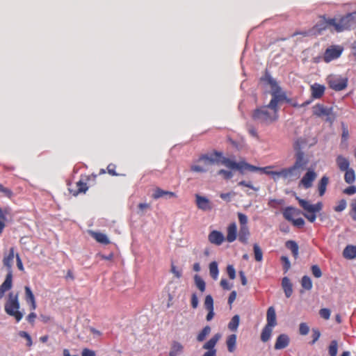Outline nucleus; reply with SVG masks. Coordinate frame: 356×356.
<instances>
[{"label": "nucleus", "mask_w": 356, "mask_h": 356, "mask_svg": "<svg viewBox=\"0 0 356 356\" xmlns=\"http://www.w3.org/2000/svg\"><path fill=\"white\" fill-rule=\"evenodd\" d=\"M271 105V102L268 105L257 107L252 114L254 121L261 125L268 126L278 119V104Z\"/></svg>", "instance_id": "f257e3e1"}, {"label": "nucleus", "mask_w": 356, "mask_h": 356, "mask_svg": "<svg viewBox=\"0 0 356 356\" xmlns=\"http://www.w3.org/2000/svg\"><path fill=\"white\" fill-rule=\"evenodd\" d=\"M222 152L215 151L213 154H202L200 156V158L195 161L196 163H204V165H207L209 164H213L215 163L220 162L221 164L224 165L228 168L232 170H238L240 171L241 169V162L236 163L234 161H232L229 159L222 157Z\"/></svg>", "instance_id": "f03ea898"}, {"label": "nucleus", "mask_w": 356, "mask_h": 356, "mask_svg": "<svg viewBox=\"0 0 356 356\" xmlns=\"http://www.w3.org/2000/svg\"><path fill=\"white\" fill-rule=\"evenodd\" d=\"M262 80L266 81L271 88L270 94L272 95V99L270 100V106H273L275 103L278 104L281 102L286 99L285 92L282 90V88L280 87L276 80L273 79L269 73L266 72Z\"/></svg>", "instance_id": "7ed1b4c3"}, {"label": "nucleus", "mask_w": 356, "mask_h": 356, "mask_svg": "<svg viewBox=\"0 0 356 356\" xmlns=\"http://www.w3.org/2000/svg\"><path fill=\"white\" fill-rule=\"evenodd\" d=\"M5 312L9 316L15 317L17 322L21 321L23 314L19 311V302L18 294H14L13 292L8 294V300L4 305Z\"/></svg>", "instance_id": "20e7f679"}, {"label": "nucleus", "mask_w": 356, "mask_h": 356, "mask_svg": "<svg viewBox=\"0 0 356 356\" xmlns=\"http://www.w3.org/2000/svg\"><path fill=\"white\" fill-rule=\"evenodd\" d=\"M296 200L298 201L300 206L304 209L305 212L302 215L311 222H314L316 220V213L322 210L323 204L322 202H318L315 204H312L309 202L300 199L296 197Z\"/></svg>", "instance_id": "39448f33"}, {"label": "nucleus", "mask_w": 356, "mask_h": 356, "mask_svg": "<svg viewBox=\"0 0 356 356\" xmlns=\"http://www.w3.org/2000/svg\"><path fill=\"white\" fill-rule=\"evenodd\" d=\"M327 81L330 88L335 91L343 90L348 85V78L341 75L330 74L327 77Z\"/></svg>", "instance_id": "423d86ee"}, {"label": "nucleus", "mask_w": 356, "mask_h": 356, "mask_svg": "<svg viewBox=\"0 0 356 356\" xmlns=\"http://www.w3.org/2000/svg\"><path fill=\"white\" fill-rule=\"evenodd\" d=\"M355 15L356 13H349L342 17L337 22V31L341 32L356 26V22L355 21Z\"/></svg>", "instance_id": "0eeeda50"}, {"label": "nucleus", "mask_w": 356, "mask_h": 356, "mask_svg": "<svg viewBox=\"0 0 356 356\" xmlns=\"http://www.w3.org/2000/svg\"><path fill=\"white\" fill-rule=\"evenodd\" d=\"M342 51L343 49L339 46H332L330 48H327L324 54V61L329 63L332 60L337 59L341 56Z\"/></svg>", "instance_id": "6e6552de"}, {"label": "nucleus", "mask_w": 356, "mask_h": 356, "mask_svg": "<svg viewBox=\"0 0 356 356\" xmlns=\"http://www.w3.org/2000/svg\"><path fill=\"white\" fill-rule=\"evenodd\" d=\"M195 203L197 207L203 211H209L213 209V204L206 197L199 194L195 195Z\"/></svg>", "instance_id": "1a4fd4ad"}, {"label": "nucleus", "mask_w": 356, "mask_h": 356, "mask_svg": "<svg viewBox=\"0 0 356 356\" xmlns=\"http://www.w3.org/2000/svg\"><path fill=\"white\" fill-rule=\"evenodd\" d=\"M294 157L295 162L292 166L302 173L308 163V159L305 157L303 152L296 153Z\"/></svg>", "instance_id": "9d476101"}, {"label": "nucleus", "mask_w": 356, "mask_h": 356, "mask_svg": "<svg viewBox=\"0 0 356 356\" xmlns=\"http://www.w3.org/2000/svg\"><path fill=\"white\" fill-rule=\"evenodd\" d=\"M317 177L316 173L313 170H308L300 180V184L306 189L312 186L313 181Z\"/></svg>", "instance_id": "9b49d317"}, {"label": "nucleus", "mask_w": 356, "mask_h": 356, "mask_svg": "<svg viewBox=\"0 0 356 356\" xmlns=\"http://www.w3.org/2000/svg\"><path fill=\"white\" fill-rule=\"evenodd\" d=\"M152 197L154 200H157L159 198L170 200L176 197L177 195L173 192L165 191L160 188H156L154 191V193L152 195Z\"/></svg>", "instance_id": "f8f14e48"}, {"label": "nucleus", "mask_w": 356, "mask_h": 356, "mask_svg": "<svg viewBox=\"0 0 356 356\" xmlns=\"http://www.w3.org/2000/svg\"><path fill=\"white\" fill-rule=\"evenodd\" d=\"M332 113V107H326L323 104H318L313 107V114L318 117H329Z\"/></svg>", "instance_id": "ddd939ff"}, {"label": "nucleus", "mask_w": 356, "mask_h": 356, "mask_svg": "<svg viewBox=\"0 0 356 356\" xmlns=\"http://www.w3.org/2000/svg\"><path fill=\"white\" fill-rule=\"evenodd\" d=\"M208 239L211 243L220 245L225 241V236L222 232L213 230L209 233Z\"/></svg>", "instance_id": "4468645a"}, {"label": "nucleus", "mask_w": 356, "mask_h": 356, "mask_svg": "<svg viewBox=\"0 0 356 356\" xmlns=\"http://www.w3.org/2000/svg\"><path fill=\"white\" fill-rule=\"evenodd\" d=\"M300 175L301 172L293 166L284 168V179L289 181L298 179L300 177Z\"/></svg>", "instance_id": "2eb2a0df"}, {"label": "nucleus", "mask_w": 356, "mask_h": 356, "mask_svg": "<svg viewBox=\"0 0 356 356\" xmlns=\"http://www.w3.org/2000/svg\"><path fill=\"white\" fill-rule=\"evenodd\" d=\"M289 341L290 339L287 334H280L276 339L274 348L275 350L284 349L289 346Z\"/></svg>", "instance_id": "dca6fc26"}, {"label": "nucleus", "mask_w": 356, "mask_h": 356, "mask_svg": "<svg viewBox=\"0 0 356 356\" xmlns=\"http://www.w3.org/2000/svg\"><path fill=\"white\" fill-rule=\"evenodd\" d=\"M184 347L179 341H172L170 346L169 356H180L184 353Z\"/></svg>", "instance_id": "f3484780"}, {"label": "nucleus", "mask_w": 356, "mask_h": 356, "mask_svg": "<svg viewBox=\"0 0 356 356\" xmlns=\"http://www.w3.org/2000/svg\"><path fill=\"white\" fill-rule=\"evenodd\" d=\"M266 321L267 323L266 325L273 327L277 325L276 313L273 307H270L268 309L266 312Z\"/></svg>", "instance_id": "a211bd4d"}, {"label": "nucleus", "mask_w": 356, "mask_h": 356, "mask_svg": "<svg viewBox=\"0 0 356 356\" xmlns=\"http://www.w3.org/2000/svg\"><path fill=\"white\" fill-rule=\"evenodd\" d=\"M237 227L235 222L231 223L227 228L226 240L229 243H232L236 239Z\"/></svg>", "instance_id": "6ab92c4d"}, {"label": "nucleus", "mask_w": 356, "mask_h": 356, "mask_svg": "<svg viewBox=\"0 0 356 356\" xmlns=\"http://www.w3.org/2000/svg\"><path fill=\"white\" fill-rule=\"evenodd\" d=\"M25 300L28 304H30L31 309L35 310L36 309V302L35 296L29 286H25Z\"/></svg>", "instance_id": "aec40b11"}, {"label": "nucleus", "mask_w": 356, "mask_h": 356, "mask_svg": "<svg viewBox=\"0 0 356 356\" xmlns=\"http://www.w3.org/2000/svg\"><path fill=\"white\" fill-rule=\"evenodd\" d=\"M221 338V334L219 333H217L214 334L207 342H206L203 346L202 348L207 350H216L215 348V346L218 341Z\"/></svg>", "instance_id": "412c9836"}, {"label": "nucleus", "mask_w": 356, "mask_h": 356, "mask_svg": "<svg viewBox=\"0 0 356 356\" xmlns=\"http://www.w3.org/2000/svg\"><path fill=\"white\" fill-rule=\"evenodd\" d=\"M325 86L318 83L311 86L312 96L314 99L321 98L325 92Z\"/></svg>", "instance_id": "4be33fe9"}, {"label": "nucleus", "mask_w": 356, "mask_h": 356, "mask_svg": "<svg viewBox=\"0 0 356 356\" xmlns=\"http://www.w3.org/2000/svg\"><path fill=\"white\" fill-rule=\"evenodd\" d=\"M282 287L286 298H290L293 293V285L287 277L282 280Z\"/></svg>", "instance_id": "5701e85b"}, {"label": "nucleus", "mask_w": 356, "mask_h": 356, "mask_svg": "<svg viewBox=\"0 0 356 356\" xmlns=\"http://www.w3.org/2000/svg\"><path fill=\"white\" fill-rule=\"evenodd\" d=\"M336 163L341 171H345L349 168L350 162L348 159L343 156L342 155H339L336 159Z\"/></svg>", "instance_id": "b1692460"}, {"label": "nucleus", "mask_w": 356, "mask_h": 356, "mask_svg": "<svg viewBox=\"0 0 356 356\" xmlns=\"http://www.w3.org/2000/svg\"><path fill=\"white\" fill-rule=\"evenodd\" d=\"M343 256L348 259L356 258V245H347L343 251Z\"/></svg>", "instance_id": "393cba45"}, {"label": "nucleus", "mask_w": 356, "mask_h": 356, "mask_svg": "<svg viewBox=\"0 0 356 356\" xmlns=\"http://www.w3.org/2000/svg\"><path fill=\"white\" fill-rule=\"evenodd\" d=\"M250 236V231L248 226L240 227L238 232V240L244 244L248 243V236Z\"/></svg>", "instance_id": "a878e982"}, {"label": "nucleus", "mask_w": 356, "mask_h": 356, "mask_svg": "<svg viewBox=\"0 0 356 356\" xmlns=\"http://www.w3.org/2000/svg\"><path fill=\"white\" fill-rule=\"evenodd\" d=\"M13 286V273L12 270H9L8 272L6 279L2 284L0 286V288L6 291L10 290Z\"/></svg>", "instance_id": "bb28decb"}, {"label": "nucleus", "mask_w": 356, "mask_h": 356, "mask_svg": "<svg viewBox=\"0 0 356 356\" xmlns=\"http://www.w3.org/2000/svg\"><path fill=\"white\" fill-rule=\"evenodd\" d=\"M299 214V211L292 207H288L283 211L284 218L289 220H293V216Z\"/></svg>", "instance_id": "cd10ccee"}, {"label": "nucleus", "mask_w": 356, "mask_h": 356, "mask_svg": "<svg viewBox=\"0 0 356 356\" xmlns=\"http://www.w3.org/2000/svg\"><path fill=\"white\" fill-rule=\"evenodd\" d=\"M15 257L14 248H11L9 251L8 255L3 258V265L8 268V270H12L11 268L13 266V259Z\"/></svg>", "instance_id": "c85d7f7f"}, {"label": "nucleus", "mask_w": 356, "mask_h": 356, "mask_svg": "<svg viewBox=\"0 0 356 356\" xmlns=\"http://www.w3.org/2000/svg\"><path fill=\"white\" fill-rule=\"evenodd\" d=\"M285 246L286 248L290 250L292 252L293 256L295 259H296L298 256V243L292 240L287 241L285 243Z\"/></svg>", "instance_id": "c756f323"}, {"label": "nucleus", "mask_w": 356, "mask_h": 356, "mask_svg": "<svg viewBox=\"0 0 356 356\" xmlns=\"http://www.w3.org/2000/svg\"><path fill=\"white\" fill-rule=\"evenodd\" d=\"M328 182H329V179L326 176H323L321 179V180L318 183V193H319L320 196H323L325 194V191H326V187H327Z\"/></svg>", "instance_id": "7c9ffc66"}, {"label": "nucleus", "mask_w": 356, "mask_h": 356, "mask_svg": "<svg viewBox=\"0 0 356 356\" xmlns=\"http://www.w3.org/2000/svg\"><path fill=\"white\" fill-rule=\"evenodd\" d=\"M344 180L348 184H351L355 181V172L353 168L345 170Z\"/></svg>", "instance_id": "2f4dec72"}, {"label": "nucleus", "mask_w": 356, "mask_h": 356, "mask_svg": "<svg viewBox=\"0 0 356 356\" xmlns=\"http://www.w3.org/2000/svg\"><path fill=\"white\" fill-rule=\"evenodd\" d=\"M92 236L99 243L107 245L110 243V241L108 238L107 236L103 233L100 232H94L92 234Z\"/></svg>", "instance_id": "473e14b6"}, {"label": "nucleus", "mask_w": 356, "mask_h": 356, "mask_svg": "<svg viewBox=\"0 0 356 356\" xmlns=\"http://www.w3.org/2000/svg\"><path fill=\"white\" fill-rule=\"evenodd\" d=\"M273 328V327H269L268 325H265V327L262 330V332L261 334V340L263 342H266L270 339V338L271 337Z\"/></svg>", "instance_id": "72a5a7b5"}, {"label": "nucleus", "mask_w": 356, "mask_h": 356, "mask_svg": "<svg viewBox=\"0 0 356 356\" xmlns=\"http://www.w3.org/2000/svg\"><path fill=\"white\" fill-rule=\"evenodd\" d=\"M236 334H231L228 337L226 343L228 351L230 353L234 352L236 348Z\"/></svg>", "instance_id": "f704fd0d"}, {"label": "nucleus", "mask_w": 356, "mask_h": 356, "mask_svg": "<svg viewBox=\"0 0 356 356\" xmlns=\"http://www.w3.org/2000/svg\"><path fill=\"white\" fill-rule=\"evenodd\" d=\"M76 187L77 189L75 191L70 189V193L74 196L77 195L80 193H85L88 190L87 184L81 181L76 183Z\"/></svg>", "instance_id": "c9c22d12"}, {"label": "nucleus", "mask_w": 356, "mask_h": 356, "mask_svg": "<svg viewBox=\"0 0 356 356\" xmlns=\"http://www.w3.org/2000/svg\"><path fill=\"white\" fill-rule=\"evenodd\" d=\"M218 263L216 261H212L209 264V273L211 277L214 280H216L218 277Z\"/></svg>", "instance_id": "e433bc0d"}, {"label": "nucleus", "mask_w": 356, "mask_h": 356, "mask_svg": "<svg viewBox=\"0 0 356 356\" xmlns=\"http://www.w3.org/2000/svg\"><path fill=\"white\" fill-rule=\"evenodd\" d=\"M194 282L195 286L197 289L201 291L204 292L206 289V284L204 280L198 275H195L194 276Z\"/></svg>", "instance_id": "4c0bfd02"}, {"label": "nucleus", "mask_w": 356, "mask_h": 356, "mask_svg": "<svg viewBox=\"0 0 356 356\" xmlns=\"http://www.w3.org/2000/svg\"><path fill=\"white\" fill-rule=\"evenodd\" d=\"M240 317L238 315H234L228 324V328L231 331H236L239 325Z\"/></svg>", "instance_id": "58836bf2"}, {"label": "nucleus", "mask_w": 356, "mask_h": 356, "mask_svg": "<svg viewBox=\"0 0 356 356\" xmlns=\"http://www.w3.org/2000/svg\"><path fill=\"white\" fill-rule=\"evenodd\" d=\"M211 327L209 325L205 326L197 334V340L199 342L203 341L206 337L210 334Z\"/></svg>", "instance_id": "ea45409f"}, {"label": "nucleus", "mask_w": 356, "mask_h": 356, "mask_svg": "<svg viewBox=\"0 0 356 356\" xmlns=\"http://www.w3.org/2000/svg\"><path fill=\"white\" fill-rule=\"evenodd\" d=\"M301 286L305 290L309 291L312 288V282L311 278L307 275H304L301 279Z\"/></svg>", "instance_id": "a19ab883"}, {"label": "nucleus", "mask_w": 356, "mask_h": 356, "mask_svg": "<svg viewBox=\"0 0 356 356\" xmlns=\"http://www.w3.org/2000/svg\"><path fill=\"white\" fill-rule=\"evenodd\" d=\"M241 169H240V172L241 173H243V170H249V171H251V172H256V171H259V167H257V166H254V165H250L246 162H241Z\"/></svg>", "instance_id": "79ce46f5"}, {"label": "nucleus", "mask_w": 356, "mask_h": 356, "mask_svg": "<svg viewBox=\"0 0 356 356\" xmlns=\"http://www.w3.org/2000/svg\"><path fill=\"white\" fill-rule=\"evenodd\" d=\"M253 250H254V259L257 261H261L263 259V252L261 251V249L259 246L258 244L254 243L253 245Z\"/></svg>", "instance_id": "37998d69"}, {"label": "nucleus", "mask_w": 356, "mask_h": 356, "mask_svg": "<svg viewBox=\"0 0 356 356\" xmlns=\"http://www.w3.org/2000/svg\"><path fill=\"white\" fill-rule=\"evenodd\" d=\"M337 350H338L337 341L335 340L332 341L330 342V344L329 348H328V352H329L330 356H337Z\"/></svg>", "instance_id": "c03bdc74"}, {"label": "nucleus", "mask_w": 356, "mask_h": 356, "mask_svg": "<svg viewBox=\"0 0 356 356\" xmlns=\"http://www.w3.org/2000/svg\"><path fill=\"white\" fill-rule=\"evenodd\" d=\"M204 305L207 310L213 309V300L211 295H207L205 297Z\"/></svg>", "instance_id": "a18cd8bd"}, {"label": "nucleus", "mask_w": 356, "mask_h": 356, "mask_svg": "<svg viewBox=\"0 0 356 356\" xmlns=\"http://www.w3.org/2000/svg\"><path fill=\"white\" fill-rule=\"evenodd\" d=\"M238 218L240 223V227L248 226V217L243 213H238Z\"/></svg>", "instance_id": "49530a36"}, {"label": "nucleus", "mask_w": 356, "mask_h": 356, "mask_svg": "<svg viewBox=\"0 0 356 356\" xmlns=\"http://www.w3.org/2000/svg\"><path fill=\"white\" fill-rule=\"evenodd\" d=\"M346 205H347V203H346V200H344V199H341V200L339 202L338 205H337V206L334 208V210L336 212H341L342 211H343V210L346 209Z\"/></svg>", "instance_id": "de8ad7c7"}, {"label": "nucleus", "mask_w": 356, "mask_h": 356, "mask_svg": "<svg viewBox=\"0 0 356 356\" xmlns=\"http://www.w3.org/2000/svg\"><path fill=\"white\" fill-rule=\"evenodd\" d=\"M19 336L22 337V338H24L26 339V340L27 341V346L30 347L32 346V339H31V337L30 336V334L25 332V331H20L19 332Z\"/></svg>", "instance_id": "09e8293b"}, {"label": "nucleus", "mask_w": 356, "mask_h": 356, "mask_svg": "<svg viewBox=\"0 0 356 356\" xmlns=\"http://www.w3.org/2000/svg\"><path fill=\"white\" fill-rule=\"evenodd\" d=\"M191 170L196 172H206L207 169L204 166L199 164H193L191 166Z\"/></svg>", "instance_id": "8fccbe9b"}, {"label": "nucleus", "mask_w": 356, "mask_h": 356, "mask_svg": "<svg viewBox=\"0 0 356 356\" xmlns=\"http://www.w3.org/2000/svg\"><path fill=\"white\" fill-rule=\"evenodd\" d=\"M309 327L306 323H301L299 325V332L301 335H307L309 333Z\"/></svg>", "instance_id": "3c124183"}, {"label": "nucleus", "mask_w": 356, "mask_h": 356, "mask_svg": "<svg viewBox=\"0 0 356 356\" xmlns=\"http://www.w3.org/2000/svg\"><path fill=\"white\" fill-rule=\"evenodd\" d=\"M304 143H305V141L302 138H298L294 142L293 148L296 151V153H298L299 152H302L301 150V146Z\"/></svg>", "instance_id": "603ef678"}, {"label": "nucleus", "mask_w": 356, "mask_h": 356, "mask_svg": "<svg viewBox=\"0 0 356 356\" xmlns=\"http://www.w3.org/2000/svg\"><path fill=\"white\" fill-rule=\"evenodd\" d=\"M312 273L313 275L316 277L319 278L322 276V272L320 268L317 265H313L311 268Z\"/></svg>", "instance_id": "864d4df0"}, {"label": "nucleus", "mask_w": 356, "mask_h": 356, "mask_svg": "<svg viewBox=\"0 0 356 356\" xmlns=\"http://www.w3.org/2000/svg\"><path fill=\"white\" fill-rule=\"evenodd\" d=\"M341 129H342L341 138L343 140H346L348 138L349 132H348V127L343 122H341Z\"/></svg>", "instance_id": "5fc2aeb1"}, {"label": "nucleus", "mask_w": 356, "mask_h": 356, "mask_svg": "<svg viewBox=\"0 0 356 356\" xmlns=\"http://www.w3.org/2000/svg\"><path fill=\"white\" fill-rule=\"evenodd\" d=\"M319 314L321 318L327 320L330 318V310L327 308H323L320 309Z\"/></svg>", "instance_id": "6e6d98bb"}, {"label": "nucleus", "mask_w": 356, "mask_h": 356, "mask_svg": "<svg viewBox=\"0 0 356 356\" xmlns=\"http://www.w3.org/2000/svg\"><path fill=\"white\" fill-rule=\"evenodd\" d=\"M227 273L231 280H234L236 277V271L232 265H228L227 267Z\"/></svg>", "instance_id": "4d7b16f0"}, {"label": "nucleus", "mask_w": 356, "mask_h": 356, "mask_svg": "<svg viewBox=\"0 0 356 356\" xmlns=\"http://www.w3.org/2000/svg\"><path fill=\"white\" fill-rule=\"evenodd\" d=\"M321 337V332L317 328H313L312 329V337L313 340L311 342V344L315 343Z\"/></svg>", "instance_id": "13d9d810"}, {"label": "nucleus", "mask_w": 356, "mask_h": 356, "mask_svg": "<svg viewBox=\"0 0 356 356\" xmlns=\"http://www.w3.org/2000/svg\"><path fill=\"white\" fill-rule=\"evenodd\" d=\"M272 177L275 181H276L280 177L284 179V168L280 171H273L272 173Z\"/></svg>", "instance_id": "bf43d9fd"}, {"label": "nucleus", "mask_w": 356, "mask_h": 356, "mask_svg": "<svg viewBox=\"0 0 356 356\" xmlns=\"http://www.w3.org/2000/svg\"><path fill=\"white\" fill-rule=\"evenodd\" d=\"M218 174L222 175L225 179H229L233 177V173L231 171H227L225 170H220Z\"/></svg>", "instance_id": "052dcab7"}, {"label": "nucleus", "mask_w": 356, "mask_h": 356, "mask_svg": "<svg viewBox=\"0 0 356 356\" xmlns=\"http://www.w3.org/2000/svg\"><path fill=\"white\" fill-rule=\"evenodd\" d=\"M323 19L325 20V23L327 24V27L329 26H333L334 28L335 31H337V22L336 19L331 18V19H327L325 17H323Z\"/></svg>", "instance_id": "680f3d73"}, {"label": "nucleus", "mask_w": 356, "mask_h": 356, "mask_svg": "<svg viewBox=\"0 0 356 356\" xmlns=\"http://www.w3.org/2000/svg\"><path fill=\"white\" fill-rule=\"evenodd\" d=\"M199 300L195 293L191 296V306L193 309H196L198 306Z\"/></svg>", "instance_id": "e2e57ef3"}, {"label": "nucleus", "mask_w": 356, "mask_h": 356, "mask_svg": "<svg viewBox=\"0 0 356 356\" xmlns=\"http://www.w3.org/2000/svg\"><path fill=\"white\" fill-rule=\"evenodd\" d=\"M281 260L284 262V269L285 271L289 270V269L291 268V264L289 258L286 256H282L281 257Z\"/></svg>", "instance_id": "0e129e2a"}, {"label": "nucleus", "mask_w": 356, "mask_h": 356, "mask_svg": "<svg viewBox=\"0 0 356 356\" xmlns=\"http://www.w3.org/2000/svg\"><path fill=\"white\" fill-rule=\"evenodd\" d=\"M291 222H293L294 226L298 227H302L305 225V220L302 218L293 219Z\"/></svg>", "instance_id": "69168bd1"}, {"label": "nucleus", "mask_w": 356, "mask_h": 356, "mask_svg": "<svg viewBox=\"0 0 356 356\" xmlns=\"http://www.w3.org/2000/svg\"><path fill=\"white\" fill-rule=\"evenodd\" d=\"M343 193L348 195H354L356 193V186H350L346 189H344Z\"/></svg>", "instance_id": "338daca9"}, {"label": "nucleus", "mask_w": 356, "mask_h": 356, "mask_svg": "<svg viewBox=\"0 0 356 356\" xmlns=\"http://www.w3.org/2000/svg\"><path fill=\"white\" fill-rule=\"evenodd\" d=\"M81 356H96L95 353L90 349L84 348L82 350Z\"/></svg>", "instance_id": "774afa93"}]
</instances>
